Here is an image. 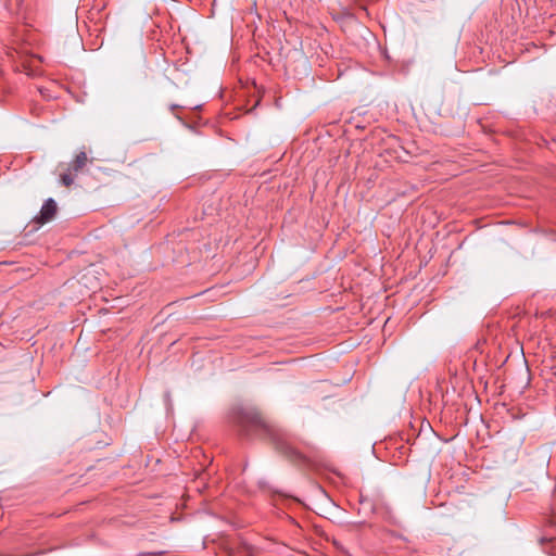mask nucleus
Instances as JSON below:
<instances>
[{
    "label": "nucleus",
    "instance_id": "1",
    "mask_svg": "<svg viewBox=\"0 0 556 556\" xmlns=\"http://www.w3.org/2000/svg\"><path fill=\"white\" fill-rule=\"evenodd\" d=\"M230 418L242 435L269 439L276 451L294 464L309 465L319 457L315 445L299 441L293 434L268 421L255 407H235Z\"/></svg>",
    "mask_w": 556,
    "mask_h": 556
},
{
    "label": "nucleus",
    "instance_id": "2",
    "mask_svg": "<svg viewBox=\"0 0 556 556\" xmlns=\"http://www.w3.org/2000/svg\"><path fill=\"white\" fill-rule=\"evenodd\" d=\"M88 163V156L85 151H80L75 159L66 165L65 170L60 175V181L65 187L74 184L75 177Z\"/></svg>",
    "mask_w": 556,
    "mask_h": 556
},
{
    "label": "nucleus",
    "instance_id": "3",
    "mask_svg": "<svg viewBox=\"0 0 556 556\" xmlns=\"http://www.w3.org/2000/svg\"><path fill=\"white\" fill-rule=\"evenodd\" d=\"M56 213V202L52 198H49L43 202L39 214L34 217L33 223L38 227L42 226L51 222L55 217Z\"/></svg>",
    "mask_w": 556,
    "mask_h": 556
},
{
    "label": "nucleus",
    "instance_id": "4",
    "mask_svg": "<svg viewBox=\"0 0 556 556\" xmlns=\"http://www.w3.org/2000/svg\"><path fill=\"white\" fill-rule=\"evenodd\" d=\"M35 66H36V64L33 61L31 64L24 66V70H33V67H35Z\"/></svg>",
    "mask_w": 556,
    "mask_h": 556
},
{
    "label": "nucleus",
    "instance_id": "5",
    "mask_svg": "<svg viewBox=\"0 0 556 556\" xmlns=\"http://www.w3.org/2000/svg\"><path fill=\"white\" fill-rule=\"evenodd\" d=\"M177 108H179V105H177V104H172V105H170V110H172V111H174V110H175V109H177Z\"/></svg>",
    "mask_w": 556,
    "mask_h": 556
},
{
    "label": "nucleus",
    "instance_id": "6",
    "mask_svg": "<svg viewBox=\"0 0 556 556\" xmlns=\"http://www.w3.org/2000/svg\"><path fill=\"white\" fill-rule=\"evenodd\" d=\"M34 60H38L39 62H41V58L40 56H36Z\"/></svg>",
    "mask_w": 556,
    "mask_h": 556
}]
</instances>
